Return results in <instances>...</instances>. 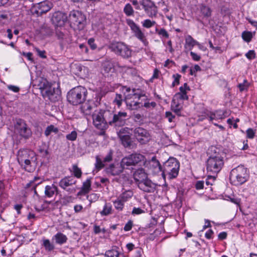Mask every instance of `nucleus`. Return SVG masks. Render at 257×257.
<instances>
[{
  "label": "nucleus",
  "mask_w": 257,
  "mask_h": 257,
  "mask_svg": "<svg viewBox=\"0 0 257 257\" xmlns=\"http://www.w3.org/2000/svg\"><path fill=\"white\" fill-rule=\"evenodd\" d=\"M88 44L92 50H95L97 48L96 45L94 43V39L93 38H90L88 40Z\"/></svg>",
  "instance_id": "obj_56"
},
{
  "label": "nucleus",
  "mask_w": 257,
  "mask_h": 257,
  "mask_svg": "<svg viewBox=\"0 0 257 257\" xmlns=\"http://www.w3.org/2000/svg\"><path fill=\"white\" fill-rule=\"evenodd\" d=\"M104 255L106 257H125L123 254L118 252L116 248H113L106 251Z\"/></svg>",
  "instance_id": "obj_29"
},
{
  "label": "nucleus",
  "mask_w": 257,
  "mask_h": 257,
  "mask_svg": "<svg viewBox=\"0 0 257 257\" xmlns=\"http://www.w3.org/2000/svg\"><path fill=\"white\" fill-rule=\"evenodd\" d=\"M126 23L134 33V36L141 41L144 45L147 46L148 44V42L147 40L145 35L141 31L139 26L131 19H126Z\"/></svg>",
  "instance_id": "obj_13"
},
{
  "label": "nucleus",
  "mask_w": 257,
  "mask_h": 257,
  "mask_svg": "<svg viewBox=\"0 0 257 257\" xmlns=\"http://www.w3.org/2000/svg\"><path fill=\"white\" fill-rule=\"evenodd\" d=\"M53 7L52 4L48 1L36 3L34 6L35 13L42 15L49 11Z\"/></svg>",
  "instance_id": "obj_16"
},
{
  "label": "nucleus",
  "mask_w": 257,
  "mask_h": 257,
  "mask_svg": "<svg viewBox=\"0 0 257 257\" xmlns=\"http://www.w3.org/2000/svg\"><path fill=\"white\" fill-rule=\"evenodd\" d=\"M108 48L115 55L123 58H128L132 56V50L122 42L112 41L109 44Z\"/></svg>",
  "instance_id": "obj_6"
},
{
  "label": "nucleus",
  "mask_w": 257,
  "mask_h": 257,
  "mask_svg": "<svg viewBox=\"0 0 257 257\" xmlns=\"http://www.w3.org/2000/svg\"><path fill=\"white\" fill-rule=\"evenodd\" d=\"M209 156L206 162L207 173L209 174L208 178L215 179L216 175L221 170L224 165L222 153L219 149L214 146H211L208 151Z\"/></svg>",
  "instance_id": "obj_1"
},
{
  "label": "nucleus",
  "mask_w": 257,
  "mask_h": 257,
  "mask_svg": "<svg viewBox=\"0 0 257 257\" xmlns=\"http://www.w3.org/2000/svg\"><path fill=\"white\" fill-rule=\"evenodd\" d=\"M16 132L25 139H28L32 136V131L25 120L18 119L15 124Z\"/></svg>",
  "instance_id": "obj_12"
},
{
  "label": "nucleus",
  "mask_w": 257,
  "mask_h": 257,
  "mask_svg": "<svg viewBox=\"0 0 257 257\" xmlns=\"http://www.w3.org/2000/svg\"><path fill=\"white\" fill-rule=\"evenodd\" d=\"M123 90L124 91V99L134 98L137 99V100H139L140 98L144 96L145 94L142 92L140 89H131L130 87L127 86H123Z\"/></svg>",
  "instance_id": "obj_15"
},
{
  "label": "nucleus",
  "mask_w": 257,
  "mask_h": 257,
  "mask_svg": "<svg viewBox=\"0 0 257 257\" xmlns=\"http://www.w3.org/2000/svg\"><path fill=\"white\" fill-rule=\"evenodd\" d=\"M76 183V181L72 177H65L60 181L59 186L67 192L72 193L74 192V189L71 187Z\"/></svg>",
  "instance_id": "obj_17"
},
{
  "label": "nucleus",
  "mask_w": 257,
  "mask_h": 257,
  "mask_svg": "<svg viewBox=\"0 0 257 257\" xmlns=\"http://www.w3.org/2000/svg\"><path fill=\"white\" fill-rule=\"evenodd\" d=\"M51 21L55 26L62 27L68 21V17L65 13L58 11L53 14Z\"/></svg>",
  "instance_id": "obj_18"
},
{
  "label": "nucleus",
  "mask_w": 257,
  "mask_h": 257,
  "mask_svg": "<svg viewBox=\"0 0 257 257\" xmlns=\"http://www.w3.org/2000/svg\"><path fill=\"white\" fill-rule=\"evenodd\" d=\"M133 195V193L131 190H127L122 193L119 197L123 201H126L127 199L130 198Z\"/></svg>",
  "instance_id": "obj_42"
},
{
  "label": "nucleus",
  "mask_w": 257,
  "mask_h": 257,
  "mask_svg": "<svg viewBox=\"0 0 257 257\" xmlns=\"http://www.w3.org/2000/svg\"><path fill=\"white\" fill-rule=\"evenodd\" d=\"M171 108L172 109H175L177 108H179V109H182L183 105L180 103L179 100H177L176 99L173 98L172 101Z\"/></svg>",
  "instance_id": "obj_44"
},
{
  "label": "nucleus",
  "mask_w": 257,
  "mask_h": 257,
  "mask_svg": "<svg viewBox=\"0 0 257 257\" xmlns=\"http://www.w3.org/2000/svg\"><path fill=\"white\" fill-rule=\"evenodd\" d=\"M173 77L175 78L174 81L172 83V86H175L176 84H178L179 83V79L181 77V75L177 74L176 75H173Z\"/></svg>",
  "instance_id": "obj_57"
},
{
  "label": "nucleus",
  "mask_w": 257,
  "mask_h": 257,
  "mask_svg": "<svg viewBox=\"0 0 257 257\" xmlns=\"http://www.w3.org/2000/svg\"><path fill=\"white\" fill-rule=\"evenodd\" d=\"M246 137L248 139H253L255 136V132L251 128H248L246 131Z\"/></svg>",
  "instance_id": "obj_52"
},
{
  "label": "nucleus",
  "mask_w": 257,
  "mask_h": 257,
  "mask_svg": "<svg viewBox=\"0 0 257 257\" xmlns=\"http://www.w3.org/2000/svg\"><path fill=\"white\" fill-rule=\"evenodd\" d=\"M166 117L168 118L169 122L173 121V119L175 117V115H173L172 112L170 111H167L165 113Z\"/></svg>",
  "instance_id": "obj_60"
},
{
  "label": "nucleus",
  "mask_w": 257,
  "mask_h": 257,
  "mask_svg": "<svg viewBox=\"0 0 257 257\" xmlns=\"http://www.w3.org/2000/svg\"><path fill=\"white\" fill-rule=\"evenodd\" d=\"M117 63L110 58H105L102 62V68L105 73L113 72Z\"/></svg>",
  "instance_id": "obj_22"
},
{
  "label": "nucleus",
  "mask_w": 257,
  "mask_h": 257,
  "mask_svg": "<svg viewBox=\"0 0 257 257\" xmlns=\"http://www.w3.org/2000/svg\"><path fill=\"white\" fill-rule=\"evenodd\" d=\"M39 152L43 157H46L49 154L48 150L44 149V148H40L39 149Z\"/></svg>",
  "instance_id": "obj_64"
},
{
  "label": "nucleus",
  "mask_w": 257,
  "mask_h": 257,
  "mask_svg": "<svg viewBox=\"0 0 257 257\" xmlns=\"http://www.w3.org/2000/svg\"><path fill=\"white\" fill-rule=\"evenodd\" d=\"M43 245L45 249L48 251H51L54 249V245L50 242L49 239H44Z\"/></svg>",
  "instance_id": "obj_41"
},
{
  "label": "nucleus",
  "mask_w": 257,
  "mask_h": 257,
  "mask_svg": "<svg viewBox=\"0 0 257 257\" xmlns=\"http://www.w3.org/2000/svg\"><path fill=\"white\" fill-rule=\"evenodd\" d=\"M125 103L128 109L131 110H136L140 108L141 103L137 100V99L130 98L124 99Z\"/></svg>",
  "instance_id": "obj_25"
},
{
  "label": "nucleus",
  "mask_w": 257,
  "mask_h": 257,
  "mask_svg": "<svg viewBox=\"0 0 257 257\" xmlns=\"http://www.w3.org/2000/svg\"><path fill=\"white\" fill-rule=\"evenodd\" d=\"M134 134L136 139L141 144H147L151 139L148 131L143 127H138L135 128Z\"/></svg>",
  "instance_id": "obj_14"
},
{
  "label": "nucleus",
  "mask_w": 257,
  "mask_h": 257,
  "mask_svg": "<svg viewBox=\"0 0 257 257\" xmlns=\"http://www.w3.org/2000/svg\"><path fill=\"white\" fill-rule=\"evenodd\" d=\"M58 193V188L54 184L47 185L45 188V196L48 198L52 197L55 194Z\"/></svg>",
  "instance_id": "obj_26"
},
{
  "label": "nucleus",
  "mask_w": 257,
  "mask_h": 257,
  "mask_svg": "<svg viewBox=\"0 0 257 257\" xmlns=\"http://www.w3.org/2000/svg\"><path fill=\"white\" fill-rule=\"evenodd\" d=\"M123 12L128 17L133 16L135 13L132 6L129 3L125 5L123 8Z\"/></svg>",
  "instance_id": "obj_34"
},
{
  "label": "nucleus",
  "mask_w": 257,
  "mask_h": 257,
  "mask_svg": "<svg viewBox=\"0 0 257 257\" xmlns=\"http://www.w3.org/2000/svg\"><path fill=\"white\" fill-rule=\"evenodd\" d=\"M46 79L42 78L41 80L39 81V83L38 84V86L39 89L41 90V92L42 93V90H44L45 87H47L48 85L50 84Z\"/></svg>",
  "instance_id": "obj_43"
},
{
  "label": "nucleus",
  "mask_w": 257,
  "mask_h": 257,
  "mask_svg": "<svg viewBox=\"0 0 257 257\" xmlns=\"http://www.w3.org/2000/svg\"><path fill=\"white\" fill-rule=\"evenodd\" d=\"M214 113V115L217 119H222L226 116L225 115V112L222 111L220 110H216Z\"/></svg>",
  "instance_id": "obj_47"
},
{
  "label": "nucleus",
  "mask_w": 257,
  "mask_h": 257,
  "mask_svg": "<svg viewBox=\"0 0 257 257\" xmlns=\"http://www.w3.org/2000/svg\"><path fill=\"white\" fill-rule=\"evenodd\" d=\"M95 166V168L98 170L104 167V164L98 156H96V163Z\"/></svg>",
  "instance_id": "obj_51"
},
{
  "label": "nucleus",
  "mask_w": 257,
  "mask_h": 257,
  "mask_svg": "<svg viewBox=\"0 0 257 257\" xmlns=\"http://www.w3.org/2000/svg\"><path fill=\"white\" fill-rule=\"evenodd\" d=\"M122 100V96L120 94H116L115 98L114 100L116 104L119 106L121 105Z\"/></svg>",
  "instance_id": "obj_53"
},
{
  "label": "nucleus",
  "mask_w": 257,
  "mask_h": 257,
  "mask_svg": "<svg viewBox=\"0 0 257 257\" xmlns=\"http://www.w3.org/2000/svg\"><path fill=\"white\" fill-rule=\"evenodd\" d=\"M58 131L59 130L57 127H55L54 125L51 124L46 127L44 134L46 137H48L52 133H54L55 134H57Z\"/></svg>",
  "instance_id": "obj_33"
},
{
  "label": "nucleus",
  "mask_w": 257,
  "mask_h": 257,
  "mask_svg": "<svg viewBox=\"0 0 257 257\" xmlns=\"http://www.w3.org/2000/svg\"><path fill=\"white\" fill-rule=\"evenodd\" d=\"M55 239V242L58 244H63L67 241V237L61 232H58L53 237Z\"/></svg>",
  "instance_id": "obj_28"
},
{
  "label": "nucleus",
  "mask_w": 257,
  "mask_h": 257,
  "mask_svg": "<svg viewBox=\"0 0 257 257\" xmlns=\"http://www.w3.org/2000/svg\"><path fill=\"white\" fill-rule=\"evenodd\" d=\"M180 163L173 157H170L163 166L162 176L164 180L167 178L169 180L176 178L179 173Z\"/></svg>",
  "instance_id": "obj_2"
},
{
  "label": "nucleus",
  "mask_w": 257,
  "mask_h": 257,
  "mask_svg": "<svg viewBox=\"0 0 257 257\" xmlns=\"http://www.w3.org/2000/svg\"><path fill=\"white\" fill-rule=\"evenodd\" d=\"M150 167L154 169L156 173L162 172L163 166H162L159 161L156 159L155 156L152 158L150 162Z\"/></svg>",
  "instance_id": "obj_27"
},
{
  "label": "nucleus",
  "mask_w": 257,
  "mask_h": 257,
  "mask_svg": "<svg viewBox=\"0 0 257 257\" xmlns=\"http://www.w3.org/2000/svg\"><path fill=\"white\" fill-rule=\"evenodd\" d=\"M121 141L123 146L125 147H130L132 145L131 136L129 135H124L123 136H118Z\"/></svg>",
  "instance_id": "obj_31"
},
{
  "label": "nucleus",
  "mask_w": 257,
  "mask_h": 257,
  "mask_svg": "<svg viewBox=\"0 0 257 257\" xmlns=\"http://www.w3.org/2000/svg\"><path fill=\"white\" fill-rule=\"evenodd\" d=\"M127 113L119 111L117 113H114L113 111L110 110L107 113L106 118L109 125L114 127H120L125 124Z\"/></svg>",
  "instance_id": "obj_9"
},
{
  "label": "nucleus",
  "mask_w": 257,
  "mask_h": 257,
  "mask_svg": "<svg viewBox=\"0 0 257 257\" xmlns=\"http://www.w3.org/2000/svg\"><path fill=\"white\" fill-rule=\"evenodd\" d=\"M77 137V132L75 131H73L70 134L67 135L66 138L68 140L74 141L76 140Z\"/></svg>",
  "instance_id": "obj_49"
},
{
  "label": "nucleus",
  "mask_w": 257,
  "mask_h": 257,
  "mask_svg": "<svg viewBox=\"0 0 257 257\" xmlns=\"http://www.w3.org/2000/svg\"><path fill=\"white\" fill-rule=\"evenodd\" d=\"M248 173L247 168L243 165H239L231 170L229 179L231 183L238 186L244 183L248 179Z\"/></svg>",
  "instance_id": "obj_4"
},
{
  "label": "nucleus",
  "mask_w": 257,
  "mask_h": 257,
  "mask_svg": "<svg viewBox=\"0 0 257 257\" xmlns=\"http://www.w3.org/2000/svg\"><path fill=\"white\" fill-rule=\"evenodd\" d=\"M204 187V181H198L195 184V188L197 190L203 189Z\"/></svg>",
  "instance_id": "obj_62"
},
{
  "label": "nucleus",
  "mask_w": 257,
  "mask_h": 257,
  "mask_svg": "<svg viewBox=\"0 0 257 257\" xmlns=\"http://www.w3.org/2000/svg\"><path fill=\"white\" fill-rule=\"evenodd\" d=\"M246 57L248 59H252L255 57V53L254 50H249L246 54Z\"/></svg>",
  "instance_id": "obj_55"
},
{
  "label": "nucleus",
  "mask_w": 257,
  "mask_h": 257,
  "mask_svg": "<svg viewBox=\"0 0 257 257\" xmlns=\"http://www.w3.org/2000/svg\"><path fill=\"white\" fill-rule=\"evenodd\" d=\"M68 21L71 27L78 30L83 29L86 24L85 16L78 11H71L68 18Z\"/></svg>",
  "instance_id": "obj_8"
},
{
  "label": "nucleus",
  "mask_w": 257,
  "mask_h": 257,
  "mask_svg": "<svg viewBox=\"0 0 257 257\" xmlns=\"http://www.w3.org/2000/svg\"><path fill=\"white\" fill-rule=\"evenodd\" d=\"M133 119L135 122L143 123L144 117L143 115L140 113H136L133 115Z\"/></svg>",
  "instance_id": "obj_48"
},
{
  "label": "nucleus",
  "mask_w": 257,
  "mask_h": 257,
  "mask_svg": "<svg viewBox=\"0 0 257 257\" xmlns=\"http://www.w3.org/2000/svg\"><path fill=\"white\" fill-rule=\"evenodd\" d=\"M41 94L43 97H48L51 101L55 102L60 99L61 91L59 86L52 87L50 83L44 90H42Z\"/></svg>",
  "instance_id": "obj_11"
},
{
  "label": "nucleus",
  "mask_w": 257,
  "mask_h": 257,
  "mask_svg": "<svg viewBox=\"0 0 257 257\" xmlns=\"http://www.w3.org/2000/svg\"><path fill=\"white\" fill-rule=\"evenodd\" d=\"M138 186V187L143 191L152 193L155 191L157 185L151 180L147 178L142 182L139 183Z\"/></svg>",
  "instance_id": "obj_20"
},
{
  "label": "nucleus",
  "mask_w": 257,
  "mask_h": 257,
  "mask_svg": "<svg viewBox=\"0 0 257 257\" xmlns=\"http://www.w3.org/2000/svg\"><path fill=\"white\" fill-rule=\"evenodd\" d=\"M72 168L74 176L77 178H80L82 175L81 169L78 168L76 165H73Z\"/></svg>",
  "instance_id": "obj_45"
},
{
  "label": "nucleus",
  "mask_w": 257,
  "mask_h": 257,
  "mask_svg": "<svg viewBox=\"0 0 257 257\" xmlns=\"http://www.w3.org/2000/svg\"><path fill=\"white\" fill-rule=\"evenodd\" d=\"M200 11L202 14L206 18H208L211 16V9L207 6L202 5L200 7Z\"/></svg>",
  "instance_id": "obj_36"
},
{
  "label": "nucleus",
  "mask_w": 257,
  "mask_h": 257,
  "mask_svg": "<svg viewBox=\"0 0 257 257\" xmlns=\"http://www.w3.org/2000/svg\"><path fill=\"white\" fill-rule=\"evenodd\" d=\"M145 12L149 17H156L158 12L157 7L151 0L147 2H143L141 4Z\"/></svg>",
  "instance_id": "obj_19"
},
{
  "label": "nucleus",
  "mask_w": 257,
  "mask_h": 257,
  "mask_svg": "<svg viewBox=\"0 0 257 257\" xmlns=\"http://www.w3.org/2000/svg\"><path fill=\"white\" fill-rule=\"evenodd\" d=\"M87 91L86 88L79 86L71 89L67 93L68 101L73 105L83 103L86 100Z\"/></svg>",
  "instance_id": "obj_3"
},
{
  "label": "nucleus",
  "mask_w": 257,
  "mask_h": 257,
  "mask_svg": "<svg viewBox=\"0 0 257 257\" xmlns=\"http://www.w3.org/2000/svg\"><path fill=\"white\" fill-rule=\"evenodd\" d=\"M91 178H88L83 183L81 188V193L83 194H87L91 190Z\"/></svg>",
  "instance_id": "obj_30"
},
{
  "label": "nucleus",
  "mask_w": 257,
  "mask_h": 257,
  "mask_svg": "<svg viewBox=\"0 0 257 257\" xmlns=\"http://www.w3.org/2000/svg\"><path fill=\"white\" fill-rule=\"evenodd\" d=\"M39 178L35 177L33 180L31 181L29 183H27L25 186L26 189H30L31 190L34 191V193L37 195V192L36 190V187L41 183H36L37 180H39Z\"/></svg>",
  "instance_id": "obj_32"
},
{
  "label": "nucleus",
  "mask_w": 257,
  "mask_h": 257,
  "mask_svg": "<svg viewBox=\"0 0 257 257\" xmlns=\"http://www.w3.org/2000/svg\"><path fill=\"white\" fill-rule=\"evenodd\" d=\"M94 104L92 101L88 100L85 103H82L80 107L81 111L86 115L91 114L93 107Z\"/></svg>",
  "instance_id": "obj_24"
},
{
  "label": "nucleus",
  "mask_w": 257,
  "mask_h": 257,
  "mask_svg": "<svg viewBox=\"0 0 257 257\" xmlns=\"http://www.w3.org/2000/svg\"><path fill=\"white\" fill-rule=\"evenodd\" d=\"M186 43L193 48L195 45L200 46V44L194 40L190 35H188L185 39Z\"/></svg>",
  "instance_id": "obj_35"
},
{
  "label": "nucleus",
  "mask_w": 257,
  "mask_h": 257,
  "mask_svg": "<svg viewBox=\"0 0 257 257\" xmlns=\"http://www.w3.org/2000/svg\"><path fill=\"white\" fill-rule=\"evenodd\" d=\"M111 213V206L110 204H105L103 210L100 212L102 216H106Z\"/></svg>",
  "instance_id": "obj_37"
},
{
  "label": "nucleus",
  "mask_w": 257,
  "mask_h": 257,
  "mask_svg": "<svg viewBox=\"0 0 257 257\" xmlns=\"http://www.w3.org/2000/svg\"><path fill=\"white\" fill-rule=\"evenodd\" d=\"M112 153L111 151L107 155V156L104 158L103 161L104 162H109L112 160Z\"/></svg>",
  "instance_id": "obj_63"
},
{
  "label": "nucleus",
  "mask_w": 257,
  "mask_h": 257,
  "mask_svg": "<svg viewBox=\"0 0 257 257\" xmlns=\"http://www.w3.org/2000/svg\"><path fill=\"white\" fill-rule=\"evenodd\" d=\"M145 158V156L142 154H132L121 160L122 165L124 166L126 169H130V167L133 169V166H135L141 162L144 161Z\"/></svg>",
  "instance_id": "obj_10"
},
{
  "label": "nucleus",
  "mask_w": 257,
  "mask_h": 257,
  "mask_svg": "<svg viewBox=\"0 0 257 257\" xmlns=\"http://www.w3.org/2000/svg\"><path fill=\"white\" fill-rule=\"evenodd\" d=\"M109 110L99 109L95 110L92 114L93 123L94 125L98 129L104 131L108 126V120L106 118L107 113H109Z\"/></svg>",
  "instance_id": "obj_7"
},
{
  "label": "nucleus",
  "mask_w": 257,
  "mask_h": 257,
  "mask_svg": "<svg viewBox=\"0 0 257 257\" xmlns=\"http://www.w3.org/2000/svg\"><path fill=\"white\" fill-rule=\"evenodd\" d=\"M190 55L192 57V58L193 59V60L194 61H198L201 59V57L199 55H197L195 52H191Z\"/></svg>",
  "instance_id": "obj_61"
},
{
  "label": "nucleus",
  "mask_w": 257,
  "mask_h": 257,
  "mask_svg": "<svg viewBox=\"0 0 257 257\" xmlns=\"http://www.w3.org/2000/svg\"><path fill=\"white\" fill-rule=\"evenodd\" d=\"M124 169H126L124 165H122V162L120 163L112 164L108 167L106 168L105 170L107 173L110 174L112 176L118 175L120 174Z\"/></svg>",
  "instance_id": "obj_21"
},
{
  "label": "nucleus",
  "mask_w": 257,
  "mask_h": 257,
  "mask_svg": "<svg viewBox=\"0 0 257 257\" xmlns=\"http://www.w3.org/2000/svg\"><path fill=\"white\" fill-rule=\"evenodd\" d=\"M158 34L166 38L169 37V34L168 33L167 31L164 28H162L160 30V31L158 32Z\"/></svg>",
  "instance_id": "obj_59"
},
{
  "label": "nucleus",
  "mask_w": 257,
  "mask_h": 257,
  "mask_svg": "<svg viewBox=\"0 0 257 257\" xmlns=\"http://www.w3.org/2000/svg\"><path fill=\"white\" fill-rule=\"evenodd\" d=\"M173 98L176 99L177 100H187L188 96L187 94L182 93H177L174 96Z\"/></svg>",
  "instance_id": "obj_46"
},
{
  "label": "nucleus",
  "mask_w": 257,
  "mask_h": 257,
  "mask_svg": "<svg viewBox=\"0 0 257 257\" xmlns=\"http://www.w3.org/2000/svg\"><path fill=\"white\" fill-rule=\"evenodd\" d=\"M133 227V221L129 220L125 225L124 227V230L126 231H130L131 230Z\"/></svg>",
  "instance_id": "obj_58"
},
{
  "label": "nucleus",
  "mask_w": 257,
  "mask_h": 257,
  "mask_svg": "<svg viewBox=\"0 0 257 257\" xmlns=\"http://www.w3.org/2000/svg\"><path fill=\"white\" fill-rule=\"evenodd\" d=\"M130 129L127 127H123L120 129V130L117 132L118 136H123L124 135H128V131Z\"/></svg>",
  "instance_id": "obj_54"
},
{
  "label": "nucleus",
  "mask_w": 257,
  "mask_h": 257,
  "mask_svg": "<svg viewBox=\"0 0 257 257\" xmlns=\"http://www.w3.org/2000/svg\"><path fill=\"white\" fill-rule=\"evenodd\" d=\"M249 86V83L247 80L244 79L243 83H241L238 84L237 87L239 88L240 92H242L244 90H247Z\"/></svg>",
  "instance_id": "obj_40"
},
{
  "label": "nucleus",
  "mask_w": 257,
  "mask_h": 257,
  "mask_svg": "<svg viewBox=\"0 0 257 257\" xmlns=\"http://www.w3.org/2000/svg\"><path fill=\"white\" fill-rule=\"evenodd\" d=\"M156 22L149 19L145 20L143 23V26L146 28H150L155 25Z\"/></svg>",
  "instance_id": "obj_50"
},
{
  "label": "nucleus",
  "mask_w": 257,
  "mask_h": 257,
  "mask_svg": "<svg viewBox=\"0 0 257 257\" xmlns=\"http://www.w3.org/2000/svg\"><path fill=\"white\" fill-rule=\"evenodd\" d=\"M120 197L116 201L113 202L115 208L118 210H122L124 206V202Z\"/></svg>",
  "instance_id": "obj_38"
},
{
  "label": "nucleus",
  "mask_w": 257,
  "mask_h": 257,
  "mask_svg": "<svg viewBox=\"0 0 257 257\" xmlns=\"http://www.w3.org/2000/svg\"><path fill=\"white\" fill-rule=\"evenodd\" d=\"M35 156V153L30 150L20 149L17 153V160L22 168L30 172L33 169L31 166V161Z\"/></svg>",
  "instance_id": "obj_5"
},
{
  "label": "nucleus",
  "mask_w": 257,
  "mask_h": 257,
  "mask_svg": "<svg viewBox=\"0 0 257 257\" xmlns=\"http://www.w3.org/2000/svg\"><path fill=\"white\" fill-rule=\"evenodd\" d=\"M147 178V174L143 168H139L136 170L134 173V178L138 185L139 183L142 182Z\"/></svg>",
  "instance_id": "obj_23"
},
{
  "label": "nucleus",
  "mask_w": 257,
  "mask_h": 257,
  "mask_svg": "<svg viewBox=\"0 0 257 257\" xmlns=\"http://www.w3.org/2000/svg\"><path fill=\"white\" fill-rule=\"evenodd\" d=\"M241 37L244 41L249 42L251 40L252 35L250 32L244 31L242 33Z\"/></svg>",
  "instance_id": "obj_39"
}]
</instances>
